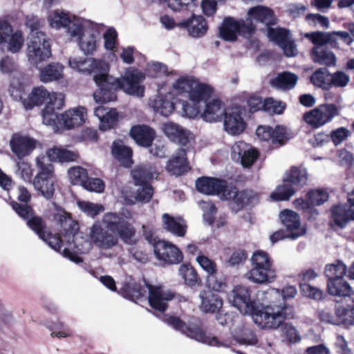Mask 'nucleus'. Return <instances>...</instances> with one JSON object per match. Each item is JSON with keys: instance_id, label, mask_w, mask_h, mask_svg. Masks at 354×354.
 <instances>
[{"instance_id": "1", "label": "nucleus", "mask_w": 354, "mask_h": 354, "mask_svg": "<svg viewBox=\"0 0 354 354\" xmlns=\"http://www.w3.org/2000/svg\"><path fill=\"white\" fill-rule=\"evenodd\" d=\"M145 74L137 68L129 67L120 78H116L104 73L100 76L95 75V83L98 88L93 93V98L97 103L113 102L117 99L116 91L122 90L125 93L137 97L145 95V86L142 84Z\"/></svg>"}, {"instance_id": "2", "label": "nucleus", "mask_w": 354, "mask_h": 354, "mask_svg": "<svg viewBox=\"0 0 354 354\" xmlns=\"http://www.w3.org/2000/svg\"><path fill=\"white\" fill-rule=\"evenodd\" d=\"M163 322L175 330H179L187 337L211 346L228 348L234 344V342L241 345L255 346L258 339L255 333L250 328H244L240 333H235L221 335L219 337L206 335L197 326H187L178 317L165 315Z\"/></svg>"}, {"instance_id": "3", "label": "nucleus", "mask_w": 354, "mask_h": 354, "mask_svg": "<svg viewBox=\"0 0 354 354\" xmlns=\"http://www.w3.org/2000/svg\"><path fill=\"white\" fill-rule=\"evenodd\" d=\"M197 190L207 195H218L222 200L229 201L232 211L237 212L246 205L259 203L258 194L252 190L239 192L235 187H229L227 182L215 178L202 177L196 181Z\"/></svg>"}, {"instance_id": "4", "label": "nucleus", "mask_w": 354, "mask_h": 354, "mask_svg": "<svg viewBox=\"0 0 354 354\" xmlns=\"http://www.w3.org/2000/svg\"><path fill=\"white\" fill-rule=\"evenodd\" d=\"M62 227V234L68 244V248L63 250L62 256L70 261L79 263L82 259L76 253H87L92 248V241L86 239L82 232L78 231V223L73 220L66 212H59L54 216Z\"/></svg>"}, {"instance_id": "5", "label": "nucleus", "mask_w": 354, "mask_h": 354, "mask_svg": "<svg viewBox=\"0 0 354 354\" xmlns=\"http://www.w3.org/2000/svg\"><path fill=\"white\" fill-rule=\"evenodd\" d=\"M64 95L62 93H49L44 86L32 88L27 100L23 101L26 110L32 109L35 106L46 103L41 115L44 124H55L57 118L55 110L62 109L64 104Z\"/></svg>"}, {"instance_id": "6", "label": "nucleus", "mask_w": 354, "mask_h": 354, "mask_svg": "<svg viewBox=\"0 0 354 354\" xmlns=\"http://www.w3.org/2000/svg\"><path fill=\"white\" fill-rule=\"evenodd\" d=\"M147 290L149 292L148 301L150 306L160 313L165 311L167 308V301L174 297L171 291L165 289L163 287L153 286L149 284H146V287H141L138 284H134L132 286L130 285L124 286L121 290V294L124 297L136 301V300L145 296Z\"/></svg>"}, {"instance_id": "7", "label": "nucleus", "mask_w": 354, "mask_h": 354, "mask_svg": "<svg viewBox=\"0 0 354 354\" xmlns=\"http://www.w3.org/2000/svg\"><path fill=\"white\" fill-rule=\"evenodd\" d=\"M131 220L132 212L127 209H123L120 212L105 213L101 223L113 234L127 242L136 232Z\"/></svg>"}, {"instance_id": "8", "label": "nucleus", "mask_w": 354, "mask_h": 354, "mask_svg": "<svg viewBox=\"0 0 354 354\" xmlns=\"http://www.w3.org/2000/svg\"><path fill=\"white\" fill-rule=\"evenodd\" d=\"M173 93L187 96L193 102H206L212 95V88L201 83L194 76L179 77L173 85Z\"/></svg>"}, {"instance_id": "9", "label": "nucleus", "mask_w": 354, "mask_h": 354, "mask_svg": "<svg viewBox=\"0 0 354 354\" xmlns=\"http://www.w3.org/2000/svg\"><path fill=\"white\" fill-rule=\"evenodd\" d=\"M292 308L283 306L270 305L259 310L258 307L251 316L254 322L264 329H277L284 320L290 317Z\"/></svg>"}, {"instance_id": "10", "label": "nucleus", "mask_w": 354, "mask_h": 354, "mask_svg": "<svg viewBox=\"0 0 354 354\" xmlns=\"http://www.w3.org/2000/svg\"><path fill=\"white\" fill-rule=\"evenodd\" d=\"M252 268L247 273V278L257 283H270L276 278L273 262L265 251L254 252L251 258Z\"/></svg>"}, {"instance_id": "11", "label": "nucleus", "mask_w": 354, "mask_h": 354, "mask_svg": "<svg viewBox=\"0 0 354 354\" xmlns=\"http://www.w3.org/2000/svg\"><path fill=\"white\" fill-rule=\"evenodd\" d=\"M37 167L39 172L35 176L33 185L36 190L46 199L53 197L55 192V174L54 168L52 164L44 156H38L36 159Z\"/></svg>"}, {"instance_id": "12", "label": "nucleus", "mask_w": 354, "mask_h": 354, "mask_svg": "<svg viewBox=\"0 0 354 354\" xmlns=\"http://www.w3.org/2000/svg\"><path fill=\"white\" fill-rule=\"evenodd\" d=\"M255 26L251 23H245V20H236L232 17H226L219 27V35L227 41H235L238 35L246 39L252 37L255 31Z\"/></svg>"}, {"instance_id": "13", "label": "nucleus", "mask_w": 354, "mask_h": 354, "mask_svg": "<svg viewBox=\"0 0 354 354\" xmlns=\"http://www.w3.org/2000/svg\"><path fill=\"white\" fill-rule=\"evenodd\" d=\"M51 56L49 40L44 33L29 36L27 46V57L33 64L45 61Z\"/></svg>"}, {"instance_id": "14", "label": "nucleus", "mask_w": 354, "mask_h": 354, "mask_svg": "<svg viewBox=\"0 0 354 354\" xmlns=\"http://www.w3.org/2000/svg\"><path fill=\"white\" fill-rule=\"evenodd\" d=\"M340 107L334 104H323L304 115V121L314 128H319L339 115Z\"/></svg>"}, {"instance_id": "15", "label": "nucleus", "mask_w": 354, "mask_h": 354, "mask_svg": "<svg viewBox=\"0 0 354 354\" xmlns=\"http://www.w3.org/2000/svg\"><path fill=\"white\" fill-rule=\"evenodd\" d=\"M230 302L242 314L251 315L257 310V303L251 297V290L244 286H235L228 295Z\"/></svg>"}, {"instance_id": "16", "label": "nucleus", "mask_w": 354, "mask_h": 354, "mask_svg": "<svg viewBox=\"0 0 354 354\" xmlns=\"http://www.w3.org/2000/svg\"><path fill=\"white\" fill-rule=\"evenodd\" d=\"M71 68L80 73L92 75L95 80V75L109 72V65L104 61L94 58L73 57L68 60Z\"/></svg>"}, {"instance_id": "17", "label": "nucleus", "mask_w": 354, "mask_h": 354, "mask_svg": "<svg viewBox=\"0 0 354 354\" xmlns=\"http://www.w3.org/2000/svg\"><path fill=\"white\" fill-rule=\"evenodd\" d=\"M24 43V38L21 30H14L6 21L0 19V48L3 49L7 44V49L12 53L20 51Z\"/></svg>"}, {"instance_id": "18", "label": "nucleus", "mask_w": 354, "mask_h": 354, "mask_svg": "<svg viewBox=\"0 0 354 354\" xmlns=\"http://www.w3.org/2000/svg\"><path fill=\"white\" fill-rule=\"evenodd\" d=\"M57 118L55 124H48L51 126L55 131L58 130L60 127L67 129L74 128L82 125L87 117L86 109L82 106L70 109L66 111L63 114L58 115L56 113Z\"/></svg>"}, {"instance_id": "19", "label": "nucleus", "mask_w": 354, "mask_h": 354, "mask_svg": "<svg viewBox=\"0 0 354 354\" xmlns=\"http://www.w3.org/2000/svg\"><path fill=\"white\" fill-rule=\"evenodd\" d=\"M89 238L99 249L110 250L117 245L118 238L105 228L101 221H96L91 227Z\"/></svg>"}, {"instance_id": "20", "label": "nucleus", "mask_w": 354, "mask_h": 354, "mask_svg": "<svg viewBox=\"0 0 354 354\" xmlns=\"http://www.w3.org/2000/svg\"><path fill=\"white\" fill-rule=\"evenodd\" d=\"M80 28L81 30L78 35L70 36L77 37L78 46L84 54L92 55L96 50L98 44L99 32L97 26L95 24H91L90 26L87 27L86 24L81 21Z\"/></svg>"}, {"instance_id": "21", "label": "nucleus", "mask_w": 354, "mask_h": 354, "mask_svg": "<svg viewBox=\"0 0 354 354\" xmlns=\"http://www.w3.org/2000/svg\"><path fill=\"white\" fill-rule=\"evenodd\" d=\"M174 95L171 91L163 94L162 88H159L158 93L149 99V105L156 113L167 117L178 106V98L174 97Z\"/></svg>"}, {"instance_id": "22", "label": "nucleus", "mask_w": 354, "mask_h": 354, "mask_svg": "<svg viewBox=\"0 0 354 354\" xmlns=\"http://www.w3.org/2000/svg\"><path fill=\"white\" fill-rule=\"evenodd\" d=\"M268 37L283 50L286 56L291 57L297 55V45L287 29L269 28Z\"/></svg>"}, {"instance_id": "23", "label": "nucleus", "mask_w": 354, "mask_h": 354, "mask_svg": "<svg viewBox=\"0 0 354 354\" xmlns=\"http://www.w3.org/2000/svg\"><path fill=\"white\" fill-rule=\"evenodd\" d=\"M156 257L167 264H178L183 261V254L174 244L167 241H158L153 244Z\"/></svg>"}, {"instance_id": "24", "label": "nucleus", "mask_w": 354, "mask_h": 354, "mask_svg": "<svg viewBox=\"0 0 354 354\" xmlns=\"http://www.w3.org/2000/svg\"><path fill=\"white\" fill-rule=\"evenodd\" d=\"M49 25L55 29L67 28L68 33L70 35H77L81 30V20L73 17L71 19L68 15L59 10H55L48 17Z\"/></svg>"}, {"instance_id": "25", "label": "nucleus", "mask_w": 354, "mask_h": 354, "mask_svg": "<svg viewBox=\"0 0 354 354\" xmlns=\"http://www.w3.org/2000/svg\"><path fill=\"white\" fill-rule=\"evenodd\" d=\"M11 206L16 213L21 218L27 220V225L40 238H44L47 232L45 230L46 225L44 221L39 216H33L32 209L27 205L19 204L12 201Z\"/></svg>"}, {"instance_id": "26", "label": "nucleus", "mask_w": 354, "mask_h": 354, "mask_svg": "<svg viewBox=\"0 0 354 354\" xmlns=\"http://www.w3.org/2000/svg\"><path fill=\"white\" fill-rule=\"evenodd\" d=\"M256 135L261 141L269 142L276 148L284 145L288 139L286 129L282 126H277L275 128L266 125L259 126Z\"/></svg>"}, {"instance_id": "27", "label": "nucleus", "mask_w": 354, "mask_h": 354, "mask_svg": "<svg viewBox=\"0 0 354 354\" xmlns=\"http://www.w3.org/2000/svg\"><path fill=\"white\" fill-rule=\"evenodd\" d=\"M232 158L244 167H249L259 156L258 151L248 143L239 141L232 147Z\"/></svg>"}, {"instance_id": "28", "label": "nucleus", "mask_w": 354, "mask_h": 354, "mask_svg": "<svg viewBox=\"0 0 354 354\" xmlns=\"http://www.w3.org/2000/svg\"><path fill=\"white\" fill-rule=\"evenodd\" d=\"M280 219L286 228L288 239H297L306 233V230L301 227L300 218L297 213L289 209H284L280 214Z\"/></svg>"}, {"instance_id": "29", "label": "nucleus", "mask_w": 354, "mask_h": 354, "mask_svg": "<svg viewBox=\"0 0 354 354\" xmlns=\"http://www.w3.org/2000/svg\"><path fill=\"white\" fill-rule=\"evenodd\" d=\"M224 129L232 136L239 135L245 129L246 123L243 118V111L241 108H232L225 114Z\"/></svg>"}, {"instance_id": "30", "label": "nucleus", "mask_w": 354, "mask_h": 354, "mask_svg": "<svg viewBox=\"0 0 354 354\" xmlns=\"http://www.w3.org/2000/svg\"><path fill=\"white\" fill-rule=\"evenodd\" d=\"M162 131L173 142H177L182 146H186L192 140V134L189 131L173 123L167 122L162 125Z\"/></svg>"}, {"instance_id": "31", "label": "nucleus", "mask_w": 354, "mask_h": 354, "mask_svg": "<svg viewBox=\"0 0 354 354\" xmlns=\"http://www.w3.org/2000/svg\"><path fill=\"white\" fill-rule=\"evenodd\" d=\"M35 140L32 138L15 134L10 141V146L12 151L19 158H23L33 151L35 148Z\"/></svg>"}, {"instance_id": "32", "label": "nucleus", "mask_w": 354, "mask_h": 354, "mask_svg": "<svg viewBox=\"0 0 354 354\" xmlns=\"http://www.w3.org/2000/svg\"><path fill=\"white\" fill-rule=\"evenodd\" d=\"M245 21L252 24H253V21H256L270 26L275 23V18L273 11L269 8L257 6L248 10V17Z\"/></svg>"}, {"instance_id": "33", "label": "nucleus", "mask_w": 354, "mask_h": 354, "mask_svg": "<svg viewBox=\"0 0 354 354\" xmlns=\"http://www.w3.org/2000/svg\"><path fill=\"white\" fill-rule=\"evenodd\" d=\"M158 174L156 167L151 164L138 165L131 171L136 185L149 184L151 180L158 177Z\"/></svg>"}, {"instance_id": "34", "label": "nucleus", "mask_w": 354, "mask_h": 354, "mask_svg": "<svg viewBox=\"0 0 354 354\" xmlns=\"http://www.w3.org/2000/svg\"><path fill=\"white\" fill-rule=\"evenodd\" d=\"M163 228L178 237H183L186 232L187 225L185 221L180 216L174 217L167 213L162 216Z\"/></svg>"}, {"instance_id": "35", "label": "nucleus", "mask_w": 354, "mask_h": 354, "mask_svg": "<svg viewBox=\"0 0 354 354\" xmlns=\"http://www.w3.org/2000/svg\"><path fill=\"white\" fill-rule=\"evenodd\" d=\"M200 308L205 313H216L223 306V299L211 290H203L200 292Z\"/></svg>"}, {"instance_id": "36", "label": "nucleus", "mask_w": 354, "mask_h": 354, "mask_svg": "<svg viewBox=\"0 0 354 354\" xmlns=\"http://www.w3.org/2000/svg\"><path fill=\"white\" fill-rule=\"evenodd\" d=\"M226 112L225 106L221 100H212L206 104L201 117L206 122H216L221 121Z\"/></svg>"}, {"instance_id": "37", "label": "nucleus", "mask_w": 354, "mask_h": 354, "mask_svg": "<svg viewBox=\"0 0 354 354\" xmlns=\"http://www.w3.org/2000/svg\"><path fill=\"white\" fill-rule=\"evenodd\" d=\"M189 169L187 152L184 149H178L175 155L169 160L167 165V171L176 176L183 174Z\"/></svg>"}, {"instance_id": "38", "label": "nucleus", "mask_w": 354, "mask_h": 354, "mask_svg": "<svg viewBox=\"0 0 354 354\" xmlns=\"http://www.w3.org/2000/svg\"><path fill=\"white\" fill-rule=\"evenodd\" d=\"M326 291L328 295L338 297H348L353 293L351 286L344 277L328 279Z\"/></svg>"}, {"instance_id": "39", "label": "nucleus", "mask_w": 354, "mask_h": 354, "mask_svg": "<svg viewBox=\"0 0 354 354\" xmlns=\"http://www.w3.org/2000/svg\"><path fill=\"white\" fill-rule=\"evenodd\" d=\"M181 25L187 29L189 35L195 38L203 37L207 30L206 21L202 16L193 15L188 20L182 22Z\"/></svg>"}, {"instance_id": "40", "label": "nucleus", "mask_w": 354, "mask_h": 354, "mask_svg": "<svg viewBox=\"0 0 354 354\" xmlns=\"http://www.w3.org/2000/svg\"><path fill=\"white\" fill-rule=\"evenodd\" d=\"M284 180L295 187L297 190H299L307 184V171L303 167H292L286 173Z\"/></svg>"}, {"instance_id": "41", "label": "nucleus", "mask_w": 354, "mask_h": 354, "mask_svg": "<svg viewBox=\"0 0 354 354\" xmlns=\"http://www.w3.org/2000/svg\"><path fill=\"white\" fill-rule=\"evenodd\" d=\"M130 134L139 145L143 147L150 146L155 137L154 130L145 125L132 127Z\"/></svg>"}, {"instance_id": "42", "label": "nucleus", "mask_w": 354, "mask_h": 354, "mask_svg": "<svg viewBox=\"0 0 354 354\" xmlns=\"http://www.w3.org/2000/svg\"><path fill=\"white\" fill-rule=\"evenodd\" d=\"M312 60L315 63L327 66H334L336 63V57L335 54L329 50L326 47L320 48L319 47H313L310 51Z\"/></svg>"}, {"instance_id": "43", "label": "nucleus", "mask_w": 354, "mask_h": 354, "mask_svg": "<svg viewBox=\"0 0 354 354\" xmlns=\"http://www.w3.org/2000/svg\"><path fill=\"white\" fill-rule=\"evenodd\" d=\"M298 81L297 75L290 72H283L270 80L272 86L283 91H288L295 87Z\"/></svg>"}, {"instance_id": "44", "label": "nucleus", "mask_w": 354, "mask_h": 354, "mask_svg": "<svg viewBox=\"0 0 354 354\" xmlns=\"http://www.w3.org/2000/svg\"><path fill=\"white\" fill-rule=\"evenodd\" d=\"M46 153L49 160L60 162L75 161L79 157L75 151L56 147L48 149Z\"/></svg>"}, {"instance_id": "45", "label": "nucleus", "mask_w": 354, "mask_h": 354, "mask_svg": "<svg viewBox=\"0 0 354 354\" xmlns=\"http://www.w3.org/2000/svg\"><path fill=\"white\" fill-rule=\"evenodd\" d=\"M112 153L113 156L124 167H130L132 164L131 149L124 145L122 141H115L112 145Z\"/></svg>"}, {"instance_id": "46", "label": "nucleus", "mask_w": 354, "mask_h": 354, "mask_svg": "<svg viewBox=\"0 0 354 354\" xmlns=\"http://www.w3.org/2000/svg\"><path fill=\"white\" fill-rule=\"evenodd\" d=\"M63 66L58 63L49 64L40 71V80L47 83L59 80L62 77Z\"/></svg>"}, {"instance_id": "47", "label": "nucleus", "mask_w": 354, "mask_h": 354, "mask_svg": "<svg viewBox=\"0 0 354 354\" xmlns=\"http://www.w3.org/2000/svg\"><path fill=\"white\" fill-rule=\"evenodd\" d=\"M297 190L289 183L286 182L283 185H279L275 190L270 194L272 200L275 201L289 200Z\"/></svg>"}, {"instance_id": "48", "label": "nucleus", "mask_w": 354, "mask_h": 354, "mask_svg": "<svg viewBox=\"0 0 354 354\" xmlns=\"http://www.w3.org/2000/svg\"><path fill=\"white\" fill-rule=\"evenodd\" d=\"M330 73L326 68L315 71L310 77L313 84L317 87L328 90L330 88Z\"/></svg>"}, {"instance_id": "49", "label": "nucleus", "mask_w": 354, "mask_h": 354, "mask_svg": "<svg viewBox=\"0 0 354 354\" xmlns=\"http://www.w3.org/2000/svg\"><path fill=\"white\" fill-rule=\"evenodd\" d=\"M179 274L184 279L185 283L189 286H194L201 282L196 270L189 264L181 265L179 268Z\"/></svg>"}, {"instance_id": "50", "label": "nucleus", "mask_w": 354, "mask_h": 354, "mask_svg": "<svg viewBox=\"0 0 354 354\" xmlns=\"http://www.w3.org/2000/svg\"><path fill=\"white\" fill-rule=\"evenodd\" d=\"M347 267L341 261H337L334 263L328 264L326 266L324 274L328 279L335 278H342L346 274Z\"/></svg>"}, {"instance_id": "51", "label": "nucleus", "mask_w": 354, "mask_h": 354, "mask_svg": "<svg viewBox=\"0 0 354 354\" xmlns=\"http://www.w3.org/2000/svg\"><path fill=\"white\" fill-rule=\"evenodd\" d=\"M337 313L341 319L340 325L347 327L354 326V304L346 306L339 305L337 306Z\"/></svg>"}, {"instance_id": "52", "label": "nucleus", "mask_w": 354, "mask_h": 354, "mask_svg": "<svg viewBox=\"0 0 354 354\" xmlns=\"http://www.w3.org/2000/svg\"><path fill=\"white\" fill-rule=\"evenodd\" d=\"M178 105L180 104L183 116L194 119L196 118L200 113L199 104L201 102H185L182 99H177Z\"/></svg>"}, {"instance_id": "53", "label": "nucleus", "mask_w": 354, "mask_h": 354, "mask_svg": "<svg viewBox=\"0 0 354 354\" xmlns=\"http://www.w3.org/2000/svg\"><path fill=\"white\" fill-rule=\"evenodd\" d=\"M283 342L288 344H297L301 340V336L297 329L290 324H285L281 327Z\"/></svg>"}, {"instance_id": "54", "label": "nucleus", "mask_w": 354, "mask_h": 354, "mask_svg": "<svg viewBox=\"0 0 354 354\" xmlns=\"http://www.w3.org/2000/svg\"><path fill=\"white\" fill-rule=\"evenodd\" d=\"M68 178L73 185H80L84 186L88 178L86 170L82 167H73L68 171Z\"/></svg>"}, {"instance_id": "55", "label": "nucleus", "mask_w": 354, "mask_h": 354, "mask_svg": "<svg viewBox=\"0 0 354 354\" xmlns=\"http://www.w3.org/2000/svg\"><path fill=\"white\" fill-rule=\"evenodd\" d=\"M196 262L201 268L209 275L215 274L217 272V266L215 261L205 256L203 252L196 258Z\"/></svg>"}, {"instance_id": "56", "label": "nucleus", "mask_w": 354, "mask_h": 354, "mask_svg": "<svg viewBox=\"0 0 354 354\" xmlns=\"http://www.w3.org/2000/svg\"><path fill=\"white\" fill-rule=\"evenodd\" d=\"M146 75L156 78L167 75V67L160 62L148 63L145 68Z\"/></svg>"}, {"instance_id": "57", "label": "nucleus", "mask_w": 354, "mask_h": 354, "mask_svg": "<svg viewBox=\"0 0 354 354\" xmlns=\"http://www.w3.org/2000/svg\"><path fill=\"white\" fill-rule=\"evenodd\" d=\"M198 205L203 212L204 221L208 225H212L214 222V216L216 212L215 205L210 201H201Z\"/></svg>"}, {"instance_id": "58", "label": "nucleus", "mask_w": 354, "mask_h": 354, "mask_svg": "<svg viewBox=\"0 0 354 354\" xmlns=\"http://www.w3.org/2000/svg\"><path fill=\"white\" fill-rule=\"evenodd\" d=\"M78 207L83 212L92 218H94L104 210L103 205L88 201L78 202Z\"/></svg>"}, {"instance_id": "59", "label": "nucleus", "mask_w": 354, "mask_h": 354, "mask_svg": "<svg viewBox=\"0 0 354 354\" xmlns=\"http://www.w3.org/2000/svg\"><path fill=\"white\" fill-rule=\"evenodd\" d=\"M307 198L312 206L320 205L328 199V194L324 189H314L309 192Z\"/></svg>"}, {"instance_id": "60", "label": "nucleus", "mask_w": 354, "mask_h": 354, "mask_svg": "<svg viewBox=\"0 0 354 354\" xmlns=\"http://www.w3.org/2000/svg\"><path fill=\"white\" fill-rule=\"evenodd\" d=\"M300 288L301 293L307 297L315 300H321L324 298V292L323 290L308 283H301Z\"/></svg>"}, {"instance_id": "61", "label": "nucleus", "mask_w": 354, "mask_h": 354, "mask_svg": "<svg viewBox=\"0 0 354 354\" xmlns=\"http://www.w3.org/2000/svg\"><path fill=\"white\" fill-rule=\"evenodd\" d=\"M304 37L312 42L313 47L322 48L327 44V32L320 31L306 32Z\"/></svg>"}, {"instance_id": "62", "label": "nucleus", "mask_w": 354, "mask_h": 354, "mask_svg": "<svg viewBox=\"0 0 354 354\" xmlns=\"http://www.w3.org/2000/svg\"><path fill=\"white\" fill-rule=\"evenodd\" d=\"M118 116V114L116 109H109L108 113L100 120V129L103 131H106L113 128L116 124Z\"/></svg>"}, {"instance_id": "63", "label": "nucleus", "mask_w": 354, "mask_h": 354, "mask_svg": "<svg viewBox=\"0 0 354 354\" xmlns=\"http://www.w3.org/2000/svg\"><path fill=\"white\" fill-rule=\"evenodd\" d=\"M263 104V110L269 113L281 114L286 108L284 103L274 100L272 98L265 99Z\"/></svg>"}, {"instance_id": "64", "label": "nucleus", "mask_w": 354, "mask_h": 354, "mask_svg": "<svg viewBox=\"0 0 354 354\" xmlns=\"http://www.w3.org/2000/svg\"><path fill=\"white\" fill-rule=\"evenodd\" d=\"M140 187L137 189L135 198L136 201L141 203H148L153 194V189L150 184H144L139 185Z\"/></svg>"}]
</instances>
